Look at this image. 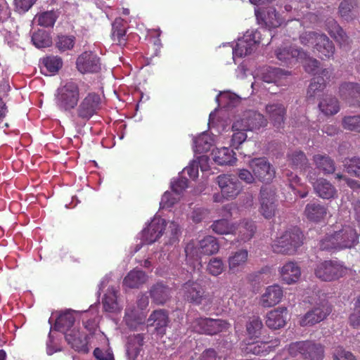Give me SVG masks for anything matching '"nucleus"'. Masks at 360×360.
Returning <instances> with one entry per match:
<instances>
[{"instance_id": "nucleus-1", "label": "nucleus", "mask_w": 360, "mask_h": 360, "mask_svg": "<svg viewBox=\"0 0 360 360\" xmlns=\"http://www.w3.org/2000/svg\"><path fill=\"white\" fill-rule=\"evenodd\" d=\"M304 235L297 227H293L284 231L276 238L271 244L274 252L292 255L303 244Z\"/></svg>"}, {"instance_id": "nucleus-2", "label": "nucleus", "mask_w": 360, "mask_h": 360, "mask_svg": "<svg viewBox=\"0 0 360 360\" xmlns=\"http://www.w3.org/2000/svg\"><path fill=\"white\" fill-rule=\"evenodd\" d=\"M79 98V84L76 82L68 81L58 88L55 102L60 111L70 112L77 106Z\"/></svg>"}, {"instance_id": "nucleus-3", "label": "nucleus", "mask_w": 360, "mask_h": 360, "mask_svg": "<svg viewBox=\"0 0 360 360\" xmlns=\"http://www.w3.org/2000/svg\"><path fill=\"white\" fill-rule=\"evenodd\" d=\"M288 350L291 356H300L302 360H323L324 358V346L314 340L291 342Z\"/></svg>"}, {"instance_id": "nucleus-4", "label": "nucleus", "mask_w": 360, "mask_h": 360, "mask_svg": "<svg viewBox=\"0 0 360 360\" xmlns=\"http://www.w3.org/2000/svg\"><path fill=\"white\" fill-rule=\"evenodd\" d=\"M101 96L96 92L88 93L80 101L76 109V115L83 122L89 121L94 115H97L101 108Z\"/></svg>"}, {"instance_id": "nucleus-5", "label": "nucleus", "mask_w": 360, "mask_h": 360, "mask_svg": "<svg viewBox=\"0 0 360 360\" xmlns=\"http://www.w3.org/2000/svg\"><path fill=\"white\" fill-rule=\"evenodd\" d=\"M346 269L335 260H325L318 263L314 269L317 278L323 281H333L342 277Z\"/></svg>"}, {"instance_id": "nucleus-6", "label": "nucleus", "mask_w": 360, "mask_h": 360, "mask_svg": "<svg viewBox=\"0 0 360 360\" xmlns=\"http://www.w3.org/2000/svg\"><path fill=\"white\" fill-rule=\"evenodd\" d=\"M249 167L255 178L262 183L270 184L276 176L275 168L264 157L252 159Z\"/></svg>"}, {"instance_id": "nucleus-7", "label": "nucleus", "mask_w": 360, "mask_h": 360, "mask_svg": "<svg viewBox=\"0 0 360 360\" xmlns=\"http://www.w3.org/2000/svg\"><path fill=\"white\" fill-rule=\"evenodd\" d=\"M76 68L82 74L98 73L101 70V58L92 51H84L77 58Z\"/></svg>"}, {"instance_id": "nucleus-8", "label": "nucleus", "mask_w": 360, "mask_h": 360, "mask_svg": "<svg viewBox=\"0 0 360 360\" xmlns=\"http://www.w3.org/2000/svg\"><path fill=\"white\" fill-rule=\"evenodd\" d=\"M195 328L200 333L214 335L227 330L230 328V324L221 319L198 318L195 321Z\"/></svg>"}, {"instance_id": "nucleus-9", "label": "nucleus", "mask_w": 360, "mask_h": 360, "mask_svg": "<svg viewBox=\"0 0 360 360\" xmlns=\"http://www.w3.org/2000/svg\"><path fill=\"white\" fill-rule=\"evenodd\" d=\"M275 53L276 58L286 65L303 63L307 57V53L302 48L295 45L281 46L276 50Z\"/></svg>"}, {"instance_id": "nucleus-10", "label": "nucleus", "mask_w": 360, "mask_h": 360, "mask_svg": "<svg viewBox=\"0 0 360 360\" xmlns=\"http://www.w3.org/2000/svg\"><path fill=\"white\" fill-rule=\"evenodd\" d=\"M331 312V307L326 301L321 302L311 310L307 311L302 318V326H313L324 320Z\"/></svg>"}, {"instance_id": "nucleus-11", "label": "nucleus", "mask_w": 360, "mask_h": 360, "mask_svg": "<svg viewBox=\"0 0 360 360\" xmlns=\"http://www.w3.org/2000/svg\"><path fill=\"white\" fill-rule=\"evenodd\" d=\"M267 120L264 116L257 112L250 111L245 117L233 122V127L237 129L253 131L265 127Z\"/></svg>"}, {"instance_id": "nucleus-12", "label": "nucleus", "mask_w": 360, "mask_h": 360, "mask_svg": "<svg viewBox=\"0 0 360 360\" xmlns=\"http://www.w3.org/2000/svg\"><path fill=\"white\" fill-rule=\"evenodd\" d=\"M184 298L190 303L199 305L206 299L207 294L202 285L194 281H188L182 286Z\"/></svg>"}, {"instance_id": "nucleus-13", "label": "nucleus", "mask_w": 360, "mask_h": 360, "mask_svg": "<svg viewBox=\"0 0 360 360\" xmlns=\"http://www.w3.org/2000/svg\"><path fill=\"white\" fill-rule=\"evenodd\" d=\"M339 250L351 248L359 242V234L350 225H345L338 231L334 232Z\"/></svg>"}, {"instance_id": "nucleus-14", "label": "nucleus", "mask_w": 360, "mask_h": 360, "mask_svg": "<svg viewBox=\"0 0 360 360\" xmlns=\"http://www.w3.org/2000/svg\"><path fill=\"white\" fill-rule=\"evenodd\" d=\"M167 226L166 221L161 217H155L142 231V240L151 244L155 242L163 233Z\"/></svg>"}, {"instance_id": "nucleus-15", "label": "nucleus", "mask_w": 360, "mask_h": 360, "mask_svg": "<svg viewBox=\"0 0 360 360\" xmlns=\"http://www.w3.org/2000/svg\"><path fill=\"white\" fill-rule=\"evenodd\" d=\"M260 207L259 211L260 214L267 219H271L275 216L276 211V205L275 194L262 187L260 190Z\"/></svg>"}, {"instance_id": "nucleus-16", "label": "nucleus", "mask_w": 360, "mask_h": 360, "mask_svg": "<svg viewBox=\"0 0 360 360\" xmlns=\"http://www.w3.org/2000/svg\"><path fill=\"white\" fill-rule=\"evenodd\" d=\"M257 34H246L242 39H239L233 50V56L243 58L250 55L255 50L257 44L259 43L256 39Z\"/></svg>"}, {"instance_id": "nucleus-17", "label": "nucleus", "mask_w": 360, "mask_h": 360, "mask_svg": "<svg viewBox=\"0 0 360 360\" xmlns=\"http://www.w3.org/2000/svg\"><path fill=\"white\" fill-rule=\"evenodd\" d=\"M340 96L350 106H360V86L355 82H344L339 88Z\"/></svg>"}, {"instance_id": "nucleus-18", "label": "nucleus", "mask_w": 360, "mask_h": 360, "mask_svg": "<svg viewBox=\"0 0 360 360\" xmlns=\"http://www.w3.org/2000/svg\"><path fill=\"white\" fill-rule=\"evenodd\" d=\"M331 73L330 70L325 68L321 70V76H317L311 79L307 93L308 100H313L321 95L326 87V80L330 79Z\"/></svg>"}, {"instance_id": "nucleus-19", "label": "nucleus", "mask_w": 360, "mask_h": 360, "mask_svg": "<svg viewBox=\"0 0 360 360\" xmlns=\"http://www.w3.org/2000/svg\"><path fill=\"white\" fill-rule=\"evenodd\" d=\"M286 111V107L282 103H270L266 105V113L273 125L277 129L283 127Z\"/></svg>"}, {"instance_id": "nucleus-20", "label": "nucleus", "mask_w": 360, "mask_h": 360, "mask_svg": "<svg viewBox=\"0 0 360 360\" xmlns=\"http://www.w3.org/2000/svg\"><path fill=\"white\" fill-rule=\"evenodd\" d=\"M217 183L221 188V195L226 199L236 198L241 191L240 184L227 175L218 176Z\"/></svg>"}, {"instance_id": "nucleus-21", "label": "nucleus", "mask_w": 360, "mask_h": 360, "mask_svg": "<svg viewBox=\"0 0 360 360\" xmlns=\"http://www.w3.org/2000/svg\"><path fill=\"white\" fill-rule=\"evenodd\" d=\"M283 296L282 288L278 285L268 286L262 295L259 304L264 308H269L278 304Z\"/></svg>"}, {"instance_id": "nucleus-22", "label": "nucleus", "mask_w": 360, "mask_h": 360, "mask_svg": "<svg viewBox=\"0 0 360 360\" xmlns=\"http://www.w3.org/2000/svg\"><path fill=\"white\" fill-rule=\"evenodd\" d=\"M169 322L167 312L164 309L153 311L147 320V327H154L155 331L160 335H165Z\"/></svg>"}, {"instance_id": "nucleus-23", "label": "nucleus", "mask_w": 360, "mask_h": 360, "mask_svg": "<svg viewBox=\"0 0 360 360\" xmlns=\"http://www.w3.org/2000/svg\"><path fill=\"white\" fill-rule=\"evenodd\" d=\"M288 309L286 307H278L267 313L266 325L272 330L280 329L286 324Z\"/></svg>"}, {"instance_id": "nucleus-24", "label": "nucleus", "mask_w": 360, "mask_h": 360, "mask_svg": "<svg viewBox=\"0 0 360 360\" xmlns=\"http://www.w3.org/2000/svg\"><path fill=\"white\" fill-rule=\"evenodd\" d=\"M314 189L317 195L323 199H333L338 197L336 188L327 179L319 178L314 183Z\"/></svg>"}, {"instance_id": "nucleus-25", "label": "nucleus", "mask_w": 360, "mask_h": 360, "mask_svg": "<svg viewBox=\"0 0 360 360\" xmlns=\"http://www.w3.org/2000/svg\"><path fill=\"white\" fill-rule=\"evenodd\" d=\"M248 252L247 250L240 249L231 253L229 257V270L231 274H237L241 271L248 261Z\"/></svg>"}, {"instance_id": "nucleus-26", "label": "nucleus", "mask_w": 360, "mask_h": 360, "mask_svg": "<svg viewBox=\"0 0 360 360\" xmlns=\"http://www.w3.org/2000/svg\"><path fill=\"white\" fill-rule=\"evenodd\" d=\"M65 338L68 343L76 351L86 352L87 350V341L86 335L79 330L72 328L65 332Z\"/></svg>"}, {"instance_id": "nucleus-27", "label": "nucleus", "mask_w": 360, "mask_h": 360, "mask_svg": "<svg viewBox=\"0 0 360 360\" xmlns=\"http://www.w3.org/2000/svg\"><path fill=\"white\" fill-rule=\"evenodd\" d=\"M326 30L340 47L349 46L348 36L335 20H328L326 22Z\"/></svg>"}, {"instance_id": "nucleus-28", "label": "nucleus", "mask_w": 360, "mask_h": 360, "mask_svg": "<svg viewBox=\"0 0 360 360\" xmlns=\"http://www.w3.org/2000/svg\"><path fill=\"white\" fill-rule=\"evenodd\" d=\"M282 281L286 284L296 283L301 275V270L297 263L288 262L279 271Z\"/></svg>"}, {"instance_id": "nucleus-29", "label": "nucleus", "mask_w": 360, "mask_h": 360, "mask_svg": "<svg viewBox=\"0 0 360 360\" xmlns=\"http://www.w3.org/2000/svg\"><path fill=\"white\" fill-rule=\"evenodd\" d=\"M314 48L321 58H330L333 56L335 53V46L333 41L325 34H319L315 41Z\"/></svg>"}, {"instance_id": "nucleus-30", "label": "nucleus", "mask_w": 360, "mask_h": 360, "mask_svg": "<svg viewBox=\"0 0 360 360\" xmlns=\"http://www.w3.org/2000/svg\"><path fill=\"white\" fill-rule=\"evenodd\" d=\"M124 321L132 330L141 329L146 322V315L134 309H126Z\"/></svg>"}, {"instance_id": "nucleus-31", "label": "nucleus", "mask_w": 360, "mask_h": 360, "mask_svg": "<svg viewBox=\"0 0 360 360\" xmlns=\"http://www.w3.org/2000/svg\"><path fill=\"white\" fill-rule=\"evenodd\" d=\"M149 293L153 302L163 304L169 300L171 289L162 283H157L151 287Z\"/></svg>"}, {"instance_id": "nucleus-32", "label": "nucleus", "mask_w": 360, "mask_h": 360, "mask_svg": "<svg viewBox=\"0 0 360 360\" xmlns=\"http://www.w3.org/2000/svg\"><path fill=\"white\" fill-rule=\"evenodd\" d=\"M280 345L278 339H274L268 342H257L250 343L246 347V351L255 355L266 354Z\"/></svg>"}, {"instance_id": "nucleus-33", "label": "nucleus", "mask_w": 360, "mask_h": 360, "mask_svg": "<svg viewBox=\"0 0 360 360\" xmlns=\"http://www.w3.org/2000/svg\"><path fill=\"white\" fill-rule=\"evenodd\" d=\"M313 161L316 168L325 174H331L335 171V161L326 154L314 155Z\"/></svg>"}, {"instance_id": "nucleus-34", "label": "nucleus", "mask_w": 360, "mask_h": 360, "mask_svg": "<svg viewBox=\"0 0 360 360\" xmlns=\"http://www.w3.org/2000/svg\"><path fill=\"white\" fill-rule=\"evenodd\" d=\"M212 155L214 161L219 165H232L236 161L235 153L226 147L212 150Z\"/></svg>"}, {"instance_id": "nucleus-35", "label": "nucleus", "mask_w": 360, "mask_h": 360, "mask_svg": "<svg viewBox=\"0 0 360 360\" xmlns=\"http://www.w3.org/2000/svg\"><path fill=\"white\" fill-rule=\"evenodd\" d=\"M127 28L123 20L116 19L112 24V40L119 46H124L127 43Z\"/></svg>"}, {"instance_id": "nucleus-36", "label": "nucleus", "mask_w": 360, "mask_h": 360, "mask_svg": "<svg viewBox=\"0 0 360 360\" xmlns=\"http://www.w3.org/2000/svg\"><path fill=\"white\" fill-rule=\"evenodd\" d=\"M147 281V275L141 270L130 271L124 277L123 285L129 288H138Z\"/></svg>"}, {"instance_id": "nucleus-37", "label": "nucleus", "mask_w": 360, "mask_h": 360, "mask_svg": "<svg viewBox=\"0 0 360 360\" xmlns=\"http://www.w3.org/2000/svg\"><path fill=\"white\" fill-rule=\"evenodd\" d=\"M236 231H238V240L246 242L254 236L256 231V226L253 221L243 219L236 227Z\"/></svg>"}, {"instance_id": "nucleus-38", "label": "nucleus", "mask_w": 360, "mask_h": 360, "mask_svg": "<svg viewBox=\"0 0 360 360\" xmlns=\"http://www.w3.org/2000/svg\"><path fill=\"white\" fill-rule=\"evenodd\" d=\"M304 214L310 221H319L326 217L327 208L321 203H309L306 205Z\"/></svg>"}, {"instance_id": "nucleus-39", "label": "nucleus", "mask_w": 360, "mask_h": 360, "mask_svg": "<svg viewBox=\"0 0 360 360\" xmlns=\"http://www.w3.org/2000/svg\"><path fill=\"white\" fill-rule=\"evenodd\" d=\"M319 108L326 115H333L340 110V105L338 99L332 96L326 95L319 102Z\"/></svg>"}, {"instance_id": "nucleus-40", "label": "nucleus", "mask_w": 360, "mask_h": 360, "mask_svg": "<svg viewBox=\"0 0 360 360\" xmlns=\"http://www.w3.org/2000/svg\"><path fill=\"white\" fill-rule=\"evenodd\" d=\"M143 334H136L130 338L127 349V354L130 360H135L140 354L143 345Z\"/></svg>"}, {"instance_id": "nucleus-41", "label": "nucleus", "mask_w": 360, "mask_h": 360, "mask_svg": "<svg viewBox=\"0 0 360 360\" xmlns=\"http://www.w3.org/2000/svg\"><path fill=\"white\" fill-rule=\"evenodd\" d=\"M219 249L217 240L212 236H207L199 242L198 250L202 255H212L217 253Z\"/></svg>"}, {"instance_id": "nucleus-42", "label": "nucleus", "mask_w": 360, "mask_h": 360, "mask_svg": "<svg viewBox=\"0 0 360 360\" xmlns=\"http://www.w3.org/2000/svg\"><path fill=\"white\" fill-rule=\"evenodd\" d=\"M289 165L293 169H306L309 167L308 160L304 152L295 150L288 155Z\"/></svg>"}, {"instance_id": "nucleus-43", "label": "nucleus", "mask_w": 360, "mask_h": 360, "mask_svg": "<svg viewBox=\"0 0 360 360\" xmlns=\"http://www.w3.org/2000/svg\"><path fill=\"white\" fill-rule=\"evenodd\" d=\"M211 229L219 235L236 234V226L224 219L214 221L211 225Z\"/></svg>"}, {"instance_id": "nucleus-44", "label": "nucleus", "mask_w": 360, "mask_h": 360, "mask_svg": "<svg viewBox=\"0 0 360 360\" xmlns=\"http://www.w3.org/2000/svg\"><path fill=\"white\" fill-rule=\"evenodd\" d=\"M32 41L38 49L49 47L52 44V39L49 33L43 30H38L33 33Z\"/></svg>"}, {"instance_id": "nucleus-45", "label": "nucleus", "mask_w": 360, "mask_h": 360, "mask_svg": "<svg viewBox=\"0 0 360 360\" xmlns=\"http://www.w3.org/2000/svg\"><path fill=\"white\" fill-rule=\"evenodd\" d=\"M75 321L73 314L67 311L59 315L56 321V327L59 330H70Z\"/></svg>"}, {"instance_id": "nucleus-46", "label": "nucleus", "mask_w": 360, "mask_h": 360, "mask_svg": "<svg viewBox=\"0 0 360 360\" xmlns=\"http://www.w3.org/2000/svg\"><path fill=\"white\" fill-rule=\"evenodd\" d=\"M103 305L105 311L108 312H116L119 310L117 301V292L112 289L108 290L103 298Z\"/></svg>"}, {"instance_id": "nucleus-47", "label": "nucleus", "mask_w": 360, "mask_h": 360, "mask_svg": "<svg viewBox=\"0 0 360 360\" xmlns=\"http://www.w3.org/2000/svg\"><path fill=\"white\" fill-rule=\"evenodd\" d=\"M194 144L195 151L203 153L211 150L212 140L207 134H202L194 140Z\"/></svg>"}, {"instance_id": "nucleus-48", "label": "nucleus", "mask_w": 360, "mask_h": 360, "mask_svg": "<svg viewBox=\"0 0 360 360\" xmlns=\"http://www.w3.org/2000/svg\"><path fill=\"white\" fill-rule=\"evenodd\" d=\"M47 71L51 74H55L63 66L62 58L57 56H49L43 58L42 61Z\"/></svg>"}, {"instance_id": "nucleus-49", "label": "nucleus", "mask_w": 360, "mask_h": 360, "mask_svg": "<svg viewBox=\"0 0 360 360\" xmlns=\"http://www.w3.org/2000/svg\"><path fill=\"white\" fill-rule=\"evenodd\" d=\"M58 15L53 11H45L37 15L38 25L44 27H53Z\"/></svg>"}, {"instance_id": "nucleus-50", "label": "nucleus", "mask_w": 360, "mask_h": 360, "mask_svg": "<svg viewBox=\"0 0 360 360\" xmlns=\"http://www.w3.org/2000/svg\"><path fill=\"white\" fill-rule=\"evenodd\" d=\"M342 162L348 174L360 178V158H345Z\"/></svg>"}, {"instance_id": "nucleus-51", "label": "nucleus", "mask_w": 360, "mask_h": 360, "mask_svg": "<svg viewBox=\"0 0 360 360\" xmlns=\"http://www.w3.org/2000/svg\"><path fill=\"white\" fill-rule=\"evenodd\" d=\"M76 38L73 35H58L56 41V46L60 51H65L73 49Z\"/></svg>"}, {"instance_id": "nucleus-52", "label": "nucleus", "mask_w": 360, "mask_h": 360, "mask_svg": "<svg viewBox=\"0 0 360 360\" xmlns=\"http://www.w3.org/2000/svg\"><path fill=\"white\" fill-rule=\"evenodd\" d=\"M342 125L346 130L360 133V115L344 117L342 120Z\"/></svg>"}, {"instance_id": "nucleus-53", "label": "nucleus", "mask_w": 360, "mask_h": 360, "mask_svg": "<svg viewBox=\"0 0 360 360\" xmlns=\"http://www.w3.org/2000/svg\"><path fill=\"white\" fill-rule=\"evenodd\" d=\"M165 232V237L168 238L165 241L166 244L172 245L179 240V236L180 235V228L177 223L171 221L169 224L168 228Z\"/></svg>"}, {"instance_id": "nucleus-54", "label": "nucleus", "mask_w": 360, "mask_h": 360, "mask_svg": "<svg viewBox=\"0 0 360 360\" xmlns=\"http://www.w3.org/2000/svg\"><path fill=\"white\" fill-rule=\"evenodd\" d=\"M263 323L259 317H253L247 323L246 329L251 338H257L260 335Z\"/></svg>"}, {"instance_id": "nucleus-55", "label": "nucleus", "mask_w": 360, "mask_h": 360, "mask_svg": "<svg viewBox=\"0 0 360 360\" xmlns=\"http://www.w3.org/2000/svg\"><path fill=\"white\" fill-rule=\"evenodd\" d=\"M224 264L221 259L212 258L207 264V271L214 276L220 275L224 270Z\"/></svg>"}, {"instance_id": "nucleus-56", "label": "nucleus", "mask_w": 360, "mask_h": 360, "mask_svg": "<svg viewBox=\"0 0 360 360\" xmlns=\"http://www.w3.org/2000/svg\"><path fill=\"white\" fill-rule=\"evenodd\" d=\"M355 6H357L356 0H344L339 6V13L342 18L348 20L352 18V11Z\"/></svg>"}, {"instance_id": "nucleus-57", "label": "nucleus", "mask_w": 360, "mask_h": 360, "mask_svg": "<svg viewBox=\"0 0 360 360\" xmlns=\"http://www.w3.org/2000/svg\"><path fill=\"white\" fill-rule=\"evenodd\" d=\"M336 243H338V242L336 241L334 233L327 234L320 240L319 248L321 250H340Z\"/></svg>"}, {"instance_id": "nucleus-58", "label": "nucleus", "mask_w": 360, "mask_h": 360, "mask_svg": "<svg viewBox=\"0 0 360 360\" xmlns=\"http://www.w3.org/2000/svg\"><path fill=\"white\" fill-rule=\"evenodd\" d=\"M233 135L231 140V146L236 149L246 140V131L248 130L237 129L232 125Z\"/></svg>"}, {"instance_id": "nucleus-59", "label": "nucleus", "mask_w": 360, "mask_h": 360, "mask_svg": "<svg viewBox=\"0 0 360 360\" xmlns=\"http://www.w3.org/2000/svg\"><path fill=\"white\" fill-rule=\"evenodd\" d=\"M303 62H305L304 68L307 72L314 75H318V76H321V70L319 71L320 62L318 60L309 58L307 55L306 59H304Z\"/></svg>"}, {"instance_id": "nucleus-60", "label": "nucleus", "mask_w": 360, "mask_h": 360, "mask_svg": "<svg viewBox=\"0 0 360 360\" xmlns=\"http://www.w3.org/2000/svg\"><path fill=\"white\" fill-rule=\"evenodd\" d=\"M179 200V195H176L174 193L166 191L161 198L160 205L163 208L172 207Z\"/></svg>"}, {"instance_id": "nucleus-61", "label": "nucleus", "mask_w": 360, "mask_h": 360, "mask_svg": "<svg viewBox=\"0 0 360 360\" xmlns=\"http://www.w3.org/2000/svg\"><path fill=\"white\" fill-rule=\"evenodd\" d=\"M333 359L334 360H356V357L351 352L345 350L341 346L335 348Z\"/></svg>"}, {"instance_id": "nucleus-62", "label": "nucleus", "mask_w": 360, "mask_h": 360, "mask_svg": "<svg viewBox=\"0 0 360 360\" xmlns=\"http://www.w3.org/2000/svg\"><path fill=\"white\" fill-rule=\"evenodd\" d=\"M349 322L354 328H360V295L354 304V311L349 316Z\"/></svg>"}, {"instance_id": "nucleus-63", "label": "nucleus", "mask_w": 360, "mask_h": 360, "mask_svg": "<svg viewBox=\"0 0 360 360\" xmlns=\"http://www.w3.org/2000/svg\"><path fill=\"white\" fill-rule=\"evenodd\" d=\"M188 187V179L180 176L172 182L171 188L173 193L179 195Z\"/></svg>"}, {"instance_id": "nucleus-64", "label": "nucleus", "mask_w": 360, "mask_h": 360, "mask_svg": "<svg viewBox=\"0 0 360 360\" xmlns=\"http://www.w3.org/2000/svg\"><path fill=\"white\" fill-rule=\"evenodd\" d=\"M185 253L187 259L198 260L200 258L198 246L195 247L194 242L188 243L185 247Z\"/></svg>"}]
</instances>
